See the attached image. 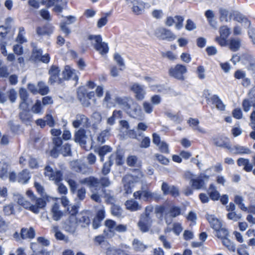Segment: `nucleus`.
I'll return each instance as SVG.
<instances>
[{
    "instance_id": "nucleus-1",
    "label": "nucleus",
    "mask_w": 255,
    "mask_h": 255,
    "mask_svg": "<svg viewBox=\"0 0 255 255\" xmlns=\"http://www.w3.org/2000/svg\"><path fill=\"white\" fill-rule=\"evenodd\" d=\"M15 200L17 203L23 206L24 208L28 209L34 214H38L41 209L46 205L44 199L39 198L31 200L30 202L26 201L21 195H14Z\"/></svg>"
},
{
    "instance_id": "nucleus-2",
    "label": "nucleus",
    "mask_w": 255,
    "mask_h": 255,
    "mask_svg": "<svg viewBox=\"0 0 255 255\" xmlns=\"http://www.w3.org/2000/svg\"><path fill=\"white\" fill-rule=\"evenodd\" d=\"M143 177L142 173L139 171H136L134 174L125 175L122 179V183L124 186V194L128 195L131 193L132 188L134 186V184L139 182H142Z\"/></svg>"
},
{
    "instance_id": "nucleus-3",
    "label": "nucleus",
    "mask_w": 255,
    "mask_h": 255,
    "mask_svg": "<svg viewBox=\"0 0 255 255\" xmlns=\"http://www.w3.org/2000/svg\"><path fill=\"white\" fill-rule=\"evenodd\" d=\"M79 182L81 184L88 186L91 191L98 190L100 186L108 187L111 184V181L107 177H101L99 180L94 177L90 176L84 179H81Z\"/></svg>"
},
{
    "instance_id": "nucleus-4",
    "label": "nucleus",
    "mask_w": 255,
    "mask_h": 255,
    "mask_svg": "<svg viewBox=\"0 0 255 255\" xmlns=\"http://www.w3.org/2000/svg\"><path fill=\"white\" fill-rule=\"evenodd\" d=\"M88 39L91 41V44L95 49L101 54L108 53L109 47L107 43L102 42V38L100 35H90Z\"/></svg>"
},
{
    "instance_id": "nucleus-5",
    "label": "nucleus",
    "mask_w": 255,
    "mask_h": 255,
    "mask_svg": "<svg viewBox=\"0 0 255 255\" xmlns=\"http://www.w3.org/2000/svg\"><path fill=\"white\" fill-rule=\"evenodd\" d=\"M44 174L49 180L52 181L55 184H59L63 180V173L57 169H53L49 166L45 167Z\"/></svg>"
},
{
    "instance_id": "nucleus-6",
    "label": "nucleus",
    "mask_w": 255,
    "mask_h": 255,
    "mask_svg": "<svg viewBox=\"0 0 255 255\" xmlns=\"http://www.w3.org/2000/svg\"><path fill=\"white\" fill-rule=\"evenodd\" d=\"M209 178V175L202 173L198 176H193L190 179V184L193 189L199 190L205 187Z\"/></svg>"
},
{
    "instance_id": "nucleus-7",
    "label": "nucleus",
    "mask_w": 255,
    "mask_h": 255,
    "mask_svg": "<svg viewBox=\"0 0 255 255\" xmlns=\"http://www.w3.org/2000/svg\"><path fill=\"white\" fill-rule=\"evenodd\" d=\"M133 197L136 199H142L143 201L157 200L159 199L160 195L156 193L151 192L149 190L137 191L133 193Z\"/></svg>"
},
{
    "instance_id": "nucleus-8",
    "label": "nucleus",
    "mask_w": 255,
    "mask_h": 255,
    "mask_svg": "<svg viewBox=\"0 0 255 255\" xmlns=\"http://www.w3.org/2000/svg\"><path fill=\"white\" fill-rule=\"evenodd\" d=\"M187 71L185 66L181 64H177L173 67L170 68L169 70L170 76L179 80L184 79V74Z\"/></svg>"
},
{
    "instance_id": "nucleus-9",
    "label": "nucleus",
    "mask_w": 255,
    "mask_h": 255,
    "mask_svg": "<svg viewBox=\"0 0 255 255\" xmlns=\"http://www.w3.org/2000/svg\"><path fill=\"white\" fill-rule=\"evenodd\" d=\"M77 94L78 99L85 107L89 106L90 103L89 100L93 99L95 97V93L93 91L86 93L83 88L79 89Z\"/></svg>"
},
{
    "instance_id": "nucleus-10",
    "label": "nucleus",
    "mask_w": 255,
    "mask_h": 255,
    "mask_svg": "<svg viewBox=\"0 0 255 255\" xmlns=\"http://www.w3.org/2000/svg\"><path fill=\"white\" fill-rule=\"evenodd\" d=\"M78 225L76 217L69 216L63 222V229L68 233L74 234L77 229Z\"/></svg>"
},
{
    "instance_id": "nucleus-11",
    "label": "nucleus",
    "mask_w": 255,
    "mask_h": 255,
    "mask_svg": "<svg viewBox=\"0 0 255 255\" xmlns=\"http://www.w3.org/2000/svg\"><path fill=\"white\" fill-rule=\"evenodd\" d=\"M129 104L126 108V112L129 115L134 118L140 117L141 114V111L140 106L132 100H129Z\"/></svg>"
},
{
    "instance_id": "nucleus-12",
    "label": "nucleus",
    "mask_w": 255,
    "mask_h": 255,
    "mask_svg": "<svg viewBox=\"0 0 255 255\" xmlns=\"http://www.w3.org/2000/svg\"><path fill=\"white\" fill-rule=\"evenodd\" d=\"M153 222L152 217L140 216L137 225L142 232H147L151 229Z\"/></svg>"
},
{
    "instance_id": "nucleus-13",
    "label": "nucleus",
    "mask_w": 255,
    "mask_h": 255,
    "mask_svg": "<svg viewBox=\"0 0 255 255\" xmlns=\"http://www.w3.org/2000/svg\"><path fill=\"white\" fill-rule=\"evenodd\" d=\"M130 89L134 94L136 99L139 101H142L144 99L146 91L143 85L135 83L131 86Z\"/></svg>"
},
{
    "instance_id": "nucleus-14",
    "label": "nucleus",
    "mask_w": 255,
    "mask_h": 255,
    "mask_svg": "<svg viewBox=\"0 0 255 255\" xmlns=\"http://www.w3.org/2000/svg\"><path fill=\"white\" fill-rule=\"evenodd\" d=\"M60 73V70L59 67L55 65H52L49 70L50 75L49 83L51 84H54L55 83H61L62 80L59 77Z\"/></svg>"
},
{
    "instance_id": "nucleus-15",
    "label": "nucleus",
    "mask_w": 255,
    "mask_h": 255,
    "mask_svg": "<svg viewBox=\"0 0 255 255\" xmlns=\"http://www.w3.org/2000/svg\"><path fill=\"white\" fill-rule=\"evenodd\" d=\"M161 189L164 195L170 194L174 197L179 195V191L177 187L173 185H170L165 182L162 183Z\"/></svg>"
},
{
    "instance_id": "nucleus-16",
    "label": "nucleus",
    "mask_w": 255,
    "mask_h": 255,
    "mask_svg": "<svg viewBox=\"0 0 255 255\" xmlns=\"http://www.w3.org/2000/svg\"><path fill=\"white\" fill-rule=\"evenodd\" d=\"M250 96L249 99H245L242 103L244 111L246 112H249L251 107L255 109V87L250 91Z\"/></svg>"
},
{
    "instance_id": "nucleus-17",
    "label": "nucleus",
    "mask_w": 255,
    "mask_h": 255,
    "mask_svg": "<svg viewBox=\"0 0 255 255\" xmlns=\"http://www.w3.org/2000/svg\"><path fill=\"white\" fill-rule=\"evenodd\" d=\"M90 215L87 211L79 213L76 217L78 225L82 228L88 227L91 222Z\"/></svg>"
},
{
    "instance_id": "nucleus-18",
    "label": "nucleus",
    "mask_w": 255,
    "mask_h": 255,
    "mask_svg": "<svg viewBox=\"0 0 255 255\" xmlns=\"http://www.w3.org/2000/svg\"><path fill=\"white\" fill-rule=\"evenodd\" d=\"M128 3L132 4L131 9L132 12L136 14H140L144 10L145 3L141 0H126Z\"/></svg>"
},
{
    "instance_id": "nucleus-19",
    "label": "nucleus",
    "mask_w": 255,
    "mask_h": 255,
    "mask_svg": "<svg viewBox=\"0 0 255 255\" xmlns=\"http://www.w3.org/2000/svg\"><path fill=\"white\" fill-rule=\"evenodd\" d=\"M72 125L75 128H78L80 126L87 128L90 125L89 120L85 115L78 114L76 117V120L73 122Z\"/></svg>"
},
{
    "instance_id": "nucleus-20",
    "label": "nucleus",
    "mask_w": 255,
    "mask_h": 255,
    "mask_svg": "<svg viewBox=\"0 0 255 255\" xmlns=\"http://www.w3.org/2000/svg\"><path fill=\"white\" fill-rule=\"evenodd\" d=\"M50 215L53 220L58 221L60 220L64 215V213L60 209L59 204L55 203L51 207Z\"/></svg>"
},
{
    "instance_id": "nucleus-21",
    "label": "nucleus",
    "mask_w": 255,
    "mask_h": 255,
    "mask_svg": "<svg viewBox=\"0 0 255 255\" xmlns=\"http://www.w3.org/2000/svg\"><path fill=\"white\" fill-rule=\"evenodd\" d=\"M62 74L65 80L77 81L78 78L76 71L68 65L65 66Z\"/></svg>"
},
{
    "instance_id": "nucleus-22",
    "label": "nucleus",
    "mask_w": 255,
    "mask_h": 255,
    "mask_svg": "<svg viewBox=\"0 0 255 255\" xmlns=\"http://www.w3.org/2000/svg\"><path fill=\"white\" fill-rule=\"evenodd\" d=\"M157 34L160 38L171 41L175 39V36L169 30L164 28H160L157 30Z\"/></svg>"
},
{
    "instance_id": "nucleus-23",
    "label": "nucleus",
    "mask_w": 255,
    "mask_h": 255,
    "mask_svg": "<svg viewBox=\"0 0 255 255\" xmlns=\"http://www.w3.org/2000/svg\"><path fill=\"white\" fill-rule=\"evenodd\" d=\"M54 30V27L49 23L46 24L44 26H38L36 29V34L39 36L50 35Z\"/></svg>"
},
{
    "instance_id": "nucleus-24",
    "label": "nucleus",
    "mask_w": 255,
    "mask_h": 255,
    "mask_svg": "<svg viewBox=\"0 0 255 255\" xmlns=\"http://www.w3.org/2000/svg\"><path fill=\"white\" fill-rule=\"evenodd\" d=\"M231 152L235 154H243L251 153V150L247 147L241 146L240 145H236L231 148H229Z\"/></svg>"
},
{
    "instance_id": "nucleus-25",
    "label": "nucleus",
    "mask_w": 255,
    "mask_h": 255,
    "mask_svg": "<svg viewBox=\"0 0 255 255\" xmlns=\"http://www.w3.org/2000/svg\"><path fill=\"white\" fill-rule=\"evenodd\" d=\"M214 143L217 146L222 147L229 149L231 145L228 138L224 136H218L214 139Z\"/></svg>"
},
{
    "instance_id": "nucleus-26",
    "label": "nucleus",
    "mask_w": 255,
    "mask_h": 255,
    "mask_svg": "<svg viewBox=\"0 0 255 255\" xmlns=\"http://www.w3.org/2000/svg\"><path fill=\"white\" fill-rule=\"evenodd\" d=\"M206 218L210 223L211 227L215 230H219L222 226V223L214 215L207 214Z\"/></svg>"
},
{
    "instance_id": "nucleus-27",
    "label": "nucleus",
    "mask_w": 255,
    "mask_h": 255,
    "mask_svg": "<svg viewBox=\"0 0 255 255\" xmlns=\"http://www.w3.org/2000/svg\"><path fill=\"white\" fill-rule=\"evenodd\" d=\"M95 151L100 156V161L103 162L105 155L112 152V148L110 146L106 145L95 149Z\"/></svg>"
},
{
    "instance_id": "nucleus-28",
    "label": "nucleus",
    "mask_w": 255,
    "mask_h": 255,
    "mask_svg": "<svg viewBox=\"0 0 255 255\" xmlns=\"http://www.w3.org/2000/svg\"><path fill=\"white\" fill-rule=\"evenodd\" d=\"M87 137L85 134V130L80 129L75 134V141L78 142L81 145L86 144V139Z\"/></svg>"
},
{
    "instance_id": "nucleus-29",
    "label": "nucleus",
    "mask_w": 255,
    "mask_h": 255,
    "mask_svg": "<svg viewBox=\"0 0 255 255\" xmlns=\"http://www.w3.org/2000/svg\"><path fill=\"white\" fill-rule=\"evenodd\" d=\"M51 232L54 234V236L57 240L63 241L66 243L69 242L68 237L59 231L58 226H53L52 227Z\"/></svg>"
},
{
    "instance_id": "nucleus-30",
    "label": "nucleus",
    "mask_w": 255,
    "mask_h": 255,
    "mask_svg": "<svg viewBox=\"0 0 255 255\" xmlns=\"http://www.w3.org/2000/svg\"><path fill=\"white\" fill-rule=\"evenodd\" d=\"M115 155L112 154L108 158V161L105 162L102 168V173L103 175L108 174L111 171V167L113 164V159Z\"/></svg>"
},
{
    "instance_id": "nucleus-31",
    "label": "nucleus",
    "mask_w": 255,
    "mask_h": 255,
    "mask_svg": "<svg viewBox=\"0 0 255 255\" xmlns=\"http://www.w3.org/2000/svg\"><path fill=\"white\" fill-rule=\"evenodd\" d=\"M30 178L29 171L27 169H24L19 173L17 175V180L22 184H26Z\"/></svg>"
},
{
    "instance_id": "nucleus-32",
    "label": "nucleus",
    "mask_w": 255,
    "mask_h": 255,
    "mask_svg": "<svg viewBox=\"0 0 255 255\" xmlns=\"http://www.w3.org/2000/svg\"><path fill=\"white\" fill-rule=\"evenodd\" d=\"M126 208L130 211H136L141 209V205L133 199L127 200L125 203Z\"/></svg>"
},
{
    "instance_id": "nucleus-33",
    "label": "nucleus",
    "mask_w": 255,
    "mask_h": 255,
    "mask_svg": "<svg viewBox=\"0 0 255 255\" xmlns=\"http://www.w3.org/2000/svg\"><path fill=\"white\" fill-rule=\"evenodd\" d=\"M237 163L239 166H243L244 169L247 172H250L253 169V165L248 159L240 158L237 160Z\"/></svg>"
},
{
    "instance_id": "nucleus-34",
    "label": "nucleus",
    "mask_w": 255,
    "mask_h": 255,
    "mask_svg": "<svg viewBox=\"0 0 255 255\" xmlns=\"http://www.w3.org/2000/svg\"><path fill=\"white\" fill-rule=\"evenodd\" d=\"M35 236V231L31 227L29 229L22 228L21 230L20 236L22 239H33Z\"/></svg>"
},
{
    "instance_id": "nucleus-35",
    "label": "nucleus",
    "mask_w": 255,
    "mask_h": 255,
    "mask_svg": "<svg viewBox=\"0 0 255 255\" xmlns=\"http://www.w3.org/2000/svg\"><path fill=\"white\" fill-rule=\"evenodd\" d=\"M132 245L133 249L137 252L143 253L148 248L147 245L136 239L132 241Z\"/></svg>"
},
{
    "instance_id": "nucleus-36",
    "label": "nucleus",
    "mask_w": 255,
    "mask_h": 255,
    "mask_svg": "<svg viewBox=\"0 0 255 255\" xmlns=\"http://www.w3.org/2000/svg\"><path fill=\"white\" fill-rule=\"evenodd\" d=\"M112 101V94L109 91L106 92L105 97L103 101V105L107 108L115 107V103Z\"/></svg>"
},
{
    "instance_id": "nucleus-37",
    "label": "nucleus",
    "mask_w": 255,
    "mask_h": 255,
    "mask_svg": "<svg viewBox=\"0 0 255 255\" xmlns=\"http://www.w3.org/2000/svg\"><path fill=\"white\" fill-rule=\"evenodd\" d=\"M129 100H132V99L128 97H116L114 99V101H115L114 103H115V105L118 104L121 106L123 108V109L126 110V108H127L129 104Z\"/></svg>"
},
{
    "instance_id": "nucleus-38",
    "label": "nucleus",
    "mask_w": 255,
    "mask_h": 255,
    "mask_svg": "<svg viewBox=\"0 0 255 255\" xmlns=\"http://www.w3.org/2000/svg\"><path fill=\"white\" fill-rule=\"evenodd\" d=\"M188 123L189 126L194 130H197L202 133H205L206 132L203 128L199 127V121L198 119L190 118L188 120Z\"/></svg>"
},
{
    "instance_id": "nucleus-39",
    "label": "nucleus",
    "mask_w": 255,
    "mask_h": 255,
    "mask_svg": "<svg viewBox=\"0 0 255 255\" xmlns=\"http://www.w3.org/2000/svg\"><path fill=\"white\" fill-rule=\"evenodd\" d=\"M205 15L207 19V20L209 24L212 27L216 28L217 25V22L214 19L215 14L214 11L210 9L207 10L205 12Z\"/></svg>"
},
{
    "instance_id": "nucleus-40",
    "label": "nucleus",
    "mask_w": 255,
    "mask_h": 255,
    "mask_svg": "<svg viewBox=\"0 0 255 255\" xmlns=\"http://www.w3.org/2000/svg\"><path fill=\"white\" fill-rule=\"evenodd\" d=\"M209 100L213 104H215L216 105V108L218 110L220 111L225 110V105L222 103L219 97L217 95L213 96Z\"/></svg>"
},
{
    "instance_id": "nucleus-41",
    "label": "nucleus",
    "mask_w": 255,
    "mask_h": 255,
    "mask_svg": "<svg viewBox=\"0 0 255 255\" xmlns=\"http://www.w3.org/2000/svg\"><path fill=\"white\" fill-rule=\"evenodd\" d=\"M111 129L110 128H108L101 131L97 137L98 141L101 143H104L110 136Z\"/></svg>"
},
{
    "instance_id": "nucleus-42",
    "label": "nucleus",
    "mask_w": 255,
    "mask_h": 255,
    "mask_svg": "<svg viewBox=\"0 0 255 255\" xmlns=\"http://www.w3.org/2000/svg\"><path fill=\"white\" fill-rule=\"evenodd\" d=\"M122 116V112L121 111L115 110L114 111L112 116L107 120V124L110 126H113L115 123L116 119L121 118Z\"/></svg>"
},
{
    "instance_id": "nucleus-43",
    "label": "nucleus",
    "mask_w": 255,
    "mask_h": 255,
    "mask_svg": "<svg viewBox=\"0 0 255 255\" xmlns=\"http://www.w3.org/2000/svg\"><path fill=\"white\" fill-rule=\"evenodd\" d=\"M208 191L210 198L213 200H218L219 199L220 194L214 184H210Z\"/></svg>"
},
{
    "instance_id": "nucleus-44",
    "label": "nucleus",
    "mask_w": 255,
    "mask_h": 255,
    "mask_svg": "<svg viewBox=\"0 0 255 255\" xmlns=\"http://www.w3.org/2000/svg\"><path fill=\"white\" fill-rule=\"evenodd\" d=\"M102 193L106 198V201L111 204H114L116 202V199L111 191H107L106 189H102Z\"/></svg>"
},
{
    "instance_id": "nucleus-45",
    "label": "nucleus",
    "mask_w": 255,
    "mask_h": 255,
    "mask_svg": "<svg viewBox=\"0 0 255 255\" xmlns=\"http://www.w3.org/2000/svg\"><path fill=\"white\" fill-rule=\"evenodd\" d=\"M105 225L108 230L111 233L110 236H113L115 233L116 227L117 225L116 223L112 220H107L106 221Z\"/></svg>"
},
{
    "instance_id": "nucleus-46",
    "label": "nucleus",
    "mask_w": 255,
    "mask_h": 255,
    "mask_svg": "<svg viewBox=\"0 0 255 255\" xmlns=\"http://www.w3.org/2000/svg\"><path fill=\"white\" fill-rule=\"evenodd\" d=\"M62 0H49L47 3V6L50 7L55 4L54 10L56 12H61L62 11L63 7L58 4Z\"/></svg>"
},
{
    "instance_id": "nucleus-47",
    "label": "nucleus",
    "mask_w": 255,
    "mask_h": 255,
    "mask_svg": "<svg viewBox=\"0 0 255 255\" xmlns=\"http://www.w3.org/2000/svg\"><path fill=\"white\" fill-rule=\"evenodd\" d=\"M37 87L38 89V93L40 94L41 95H46L49 91L48 87L42 81L38 83Z\"/></svg>"
},
{
    "instance_id": "nucleus-48",
    "label": "nucleus",
    "mask_w": 255,
    "mask_h": 255,
    "mask_svg": "<svg viewBox=\"0 0 255 255\" xmlns=\"http://www.w3.org/2000/svg\"><path fill=\"white\" fill-rule=\"evenodd\" d=\"M25 34V32L24 27H20L19 28L18 34L16 39V41L20 43H23L26 42L27 39L24 36Z\"/></svg>"
},
{
    "instance_id": "nucleus-49",
    "label": "nucleus",
    "mask_w": 255,
    "mask_h": 255,
    "mask_svg": "<svg viewBox=\"0 0 255 255\" xmlns=\"http://www.w3.org/2000/svg\"><path fill=\"white\" fill-rule=\"evenodd\" d=\"M99 189L98 190H93L91 191L92 192V194L91 195V199L95 201L96 202L100 203L102 201V190L101 191H99Z\"/></svg>"
},
{
    "instance_id": "nucleus-50",
    "label": "nucleus",
    "mask_w": 255,
    "mask_h": 255,
    "mask_svg": "<svg viewBox=\"0 0 255 255\" xmlns=\"http://www.w3.org/2000/svg\"><path fill=\"white\" fill-rule=\"evenodd\" d=\"M241 46L240 41L238 39H232L230 41V49L234 51L239 50Z\"/></svg>"
},
{
    "instance_id": "nucleus-51",
    "label": "nucleus",
    "mask_w": 255,
    "mask_h": 255,
    "mask_svg": "<svg viewBox=\"0 0 255 255\" xmlns=\"http://www.w3.org/2000/svg\"><path fill=\"white\" fill-rule=\"evenodd\" d=\"M31 111L33 113L37 114L43 113L42 106L40 100H37L35 104L32 107Z\"/></svg>"
},
{
    "instance_id": "nucleus-52",
    "label": "nucleus",
    "mask_w": 255,
    "mask_h": 255,
    "mask_svg": "<svg viewBox=\"0 0 255 255\" xmlns=\"http://www.w3.org/2000/svg\"><path fill=\"white\" fill-rule=\"evenodd\" d=\"M114 60L117 64L120 66V70H123L125 68V64L123 58L118 53H115L114 55Z\"/></svg>"
},
{
    "instance_id": "nucleus-53",
    "label": "nucleus",
    "mask_w": 255,
    "mask_h": 255,
    "mask_svg": "<svg viewBox=\"0 0 255 255\" xmlns=\"http://www.w3.org/2000/svg\"><path fill=\"white\" fill-rule=\"evenodd\" d=\"M244 199L243 197L239 195H236L234 199V201L238 205L239 208L243 210L246 211L247 208L245 207L243 203Z\"/></svg>"
},
{
    "instance_id": "nucleus-54",
    "label": "nucleus",
    "mask_w": 255,
    "mask_h": 255,
    "mask_svg": "<svg viewBox=\"0 0 255 255\" xmlns=\"http://www.w3.org/2000/svg\"><path fill=\"white\" fill-rule=\"evenodd\" d=\"M215 231L217 232V236L219 238H221L222 240L224 238H227V237L229 234L228 230L222 228V226L220 229L216 230Z\"/></svg>"
},
{
    "instance_id": "nucleus-55",
    "label": "nucleus",
    "mask_w": 255,
    "mask_h": 255,
    "mask_svg": "<svg viewBox=\"0 0 255 255\" xmlns=\"http://www.w3.org/2000/svg\"><path fill=\"white\" fill-rule=\"evenodd\" d=\"M92 170L90 167H89L86 163L80 161L79 172L85 174L87 173L92 172Z\"/></svg>"
},
{
    "instance_id": "nucleus-56",
    "label": "nucleus",
    "mask_w": 255,
    "mask_h": 255,
    "mask_svg": "<svg viewBox=\"0 0 255 255\" xmlns=\"http://www.w3.org/2000/svg\"><path fill=\"white\" fill-rule=\"evenodd\" d=\"M61 152L64 156L71 155V146L68 143H65L61 147Z\"/></svg>"
},
{
    "instance_id": "nucleus-57",
    "label": "nucleus",
    "mask_w": 255,
    "mask_h": 255,
    "mask_svg": "<svg viewBox=\"0 0 255 255\" xmlns=\"http://www.w3.org/2000/svg\"><path fill=\"white\" fill-rule=\"evenodd\" d=\"M3 211L5 215L9 216L12 214L14 211L13 204L10 203L4 206L3 208Z\"/></svg>"
},
{
    "instance_id": "nucleus-58",
    "label": "nucleus",
    "mask_w": 255,
    "mask_h": 255,
    "mask_svg": "<svg viewBox=\"0 0 255 255\" xmlns=\"http://www.w3.org/2000/svg\"><path fill=\"white\" fill-rule=\"evenodd\" d=\"M222 243L230 251L232 252L235 251L236 247L235 245L227 238L223 239Z\"/></svg>"
},
{
    "instance_id": "nucleus-59",
    "label": "nucleus",
    "mask_w": 255,
    "mask_h": 255,
    "mask_svg": "<svg viewBox=\"0 0 255 255\" xmlns=\"http://www.w3.org/2000/svg\"><path fill=\"white\" fill-rule=\"evenodd\" d=\"M175 27L176 29L179 30L183 27V22L184 20V18L180 15H176L175 16Z\"/></svg>"
},
{
    "instance_id": "nucleus-60",
    "label": "nucleus",
    "mask_w": 255,
    "mask_h": 255,
    "mask_svg": "<svg viewBox=\"0 0 255 255\" xmlns=\"http://www.w3.org/2000/svg\"><path fill=\"white\" fill-rule=\"evenodd\" d=\"M65 180L68 183L71 191L73 193H75L77 189L76 182L74 180L69 178L68 177H66Z\"/></svg>"
},
{
    "instance_id": "nucleus-61",
    "label": "nucleus",
    "mask_w": 255,
    "mask_h": 255,
    "mask_svg": "<svg viewBox=\"0 0 255 255\" xmlns=\"http://www.w3.org/2000/svg\"><path fill=\"white\" fill-rule=\"evenodd\" d=\"M235 18L237 21L240 22H245L249 27L251 25V21L249 20L244 15L241 13L237 14Z\"/></svg>"
},
{
    "instance_id": "nucleus-62",
    "label": "nucleus",
    "mask_w": 255,
    "mask_h": 255,
    "mask_svg": "<svg viewBox=\"0 0 255 255\" xmlns=\"http://www.w3.org/2000/svg\"><path fill=\"white\" fill-rule=\"evenodd\" d=\"M169 213L171 217L175 218L180 215L181 209L178 207L172 206L170 209Z\"/></svg>"
},
{
    "instance_id": "nucleus-63",
    "label": "nucleus",
    "mask_w": 255,
    "mask_h": 255,
    "mask_svg": "<svg viewBox=\"0 0 255 255\" xmlns=\"http://www.w3.org/2000/svg\"><path fill=\"white\" fill-rule=\"evenodd\" d=\"M67 211L70 215L69 216L77 217V215L79 214L78 213V207L75 205L69 206L67 208Z\"/></svg>"
},
{
    "instance_id": "nucleus-64",
    "label": "nucleus",
    "mask_w": 255,
    "mask_h": 255,
    "mask_svg": "<svg viewBox=\"0 0 255 255\" xmlns=\"http://www.w3.org/2000/svg\"><path fill=\"white\" fill-rule=\"evenodd\" d=\"M112 214L116 216L119 217L122 214V210L119 206L113 205L111 207Z\"/></svg>"
}]
</instances>
